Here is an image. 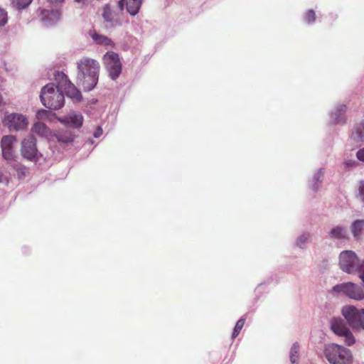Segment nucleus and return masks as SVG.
Returning <instances> with one entry per match:
<instances>
[{"label":"nucleus","instance_id":"f257e3e1","mask_svg":"<svg viewBox=\"0 0 364 364\" xmlns=\"http://www.w3.org/2000/svg\"><path fill=\"white\" fill-rule=\"evenodd\" d=\"M78 78L85 90H92L97 83L100 64L95 59L84 57L77 62Z\"/></svg>","mask_w":364,"mask_h":364},{"label":"nucleus","instance_id":"f03ea898","mask_svg":"<svg viewBox=\"0 0 364 364\" xmlns=\"http://www.w3.org/2000/svg\"><path fill=\"white\" fill-rule=\"evenodd\" d=\"M339 267L350 274H358L364 284V260H360L351 250H344L339 255Z\"/></svg>","mask_w":364,"mask_h":364},{"label":"nucleus","instance_id":"7ed1b4c3","mask_svg":"<svg viewBox=\"0 0 364 364\" xmlns=\"http://www.w3.org/2000/svg\"><path fill=\"white\" fill-rule=\"evenodd\" d=\"M40 97L42 104L50 109H59L64 105V95L53 83L43 87Z\"/></svg>","mask_w":364,"mask_h":364},{"label":"nucleus","instance_id":"20e7f679","mask_svg":"<svg viewBox=\"0 0 364 364\" xmlns=\"http://www.w3.org/2000/svg\"><path fill=\"white\" fill-rule=\"evenodd\" d=\"M324 355L331 364H353L351 351L338 344L330 343L324 348Z\"/></svg>","mask_w":364,"mask_h":364},{"label":"nucleus","instance_id":"39448f33","mask_svg":"<svg viewBox=\"0 0 364 364\" xmlns=\"http://www.w3.org/2000/svg\"><path fill=\"white\" fill-rule=\"evenodd\" d=\"M333 294L342 295L355 301L364 300V285L347 282L333 286L331 290Z\"/></svg>","mask_w":364,"mask_h":364},{"label":"nucleus","instance_id":"423d86ee","mask_svg":"<svg viewBox=\"0 0 364 364\" xmlns=\"http://www.w3.org/2000/svg\"><path fill=\"white\" fill-rule=\"evenodd\" d=\"M341 314L353 329L364 331V309H358L353 305H345Z\"/></svg>","mask_w":364,"mask_h":364},{"label":"nucleus","instance_id":"0eeeda50","mask_svg":"<svg viewBox=\"0 0 364 364\" xmlns=\"http://www.w3.org/2000/svg\"><path fill=\"white\" fill-rule=\"evenodd\" d=\"M330 328L338 336L343 337L347 346H350L355 343V340L352 332L341 317H333L331 319Z\"/></svg>","mask_w":364,"mask_h":364},{"label":"nucleus","instance_id":"6e6552de","mask_svg":"<svg viewBox=\"0 0 364 364\" xmlns=\"http://www.w3.org/2000/svg\"><path fill=\"white\" fill-rule=\"evenodd\" d=\"M102 60L109 76L114 80L117 79L122 69L119 55L113 51H108L103 55Z\"/></svg>","mask_w":364,"mask_h":364},{"label":"nucleus","instance_id":"1a4fd4ad","mask_svg":"<svg viewBox=\"0 0 364 364\" xmlns=\"http://www.w3.org/2000/svg\"><path fill=\"white\" fill-rule=\"evenodd\" d=\"M55 80H58V87L62 92L64 91L68 97L80 101L82 95L80 92L75 86L69 80L67 75L63 73H58L55 75Z\"/></svg>","mask_w":364,"mask_h":364},{"label":"nucleus","instance_id":"9d476101","mask_svg":"<svg viewBox=\"0 0 364 364\" xmlns=\"http://www.w3.org/2000/svg\"><path fill=\"white\" fill-rule=\"evenodd\" d=\"M3 124L10 131H20L26 129L28 127V119L19 113L6 114L3 119Z\"/></svg>","mask_w":364,"mask_h":364},{"label":"nucleus","instance_id":"9b49d317","mask_svg":"<svg viewBox=\"0 0 364 364\" xmlns=\"http://www.w3.org/2000/svg\"><path fill=\"white\" fill-rule=\"evenodd\" d=\"M21 152L22 156L29 161H36L38 159L36 139L33 135L28 136L22 141Z\"/></svg>","mask_w":364,"mask_h":364},{"label":"nucleus","instance_id":"f8f14e48","mask_svg":"<svg viewBox=\"0 0 364 364\" xmlns=\"http://www.w3.org/2000/svg\"><path fill=\"white\" fill-rule=\"evenodd\" d=\"M16 141V137L13 135L3 136L1 139L2 156L7 161H11L15 158L14 144Z\"/></svg>","mask_w":364,"mask_h":364},{"label":"nucleus","instance_id":"ddd939ff","mask_svg":"<svg viewBox=\"0 0 364 364\" xmlns=\"http://www.w3.org/2000/svg\"><path fill=\"white\" fill-rule=\"evenodd\" d=\"M324 176V169L322 168L316 170L309 180V186L313 191H318L321 187Z\"/></svg>","mask_w":364,"mask_h":364},{"label":"nucleus","instance_id":"4468645a","mask_svg":"<svg viewBox=\"0 0 364 364\" xmlns=\"http://www.w3.org/2000/svg\"><path fill=\"white\" fill-rule=\"evenodd\" d=\"M60 121L65 124L73 127L80 128L82 125L83 117L80 113L70 112L68 116L63 117Z\"/></svg>","mask_w":364,"mask_h":364},{"label":"nucleus","instance_id":"2eb2a0df","mask_svg":"<svg viewBox=\"0 0 364 364\" xmlns=\"http://www.w3.org/2000/svg\"><path fill=\"white\" fill-rule=\"evenodd\" d=\"M141 3L142 0H121L119 1V6L123 9L124 4H126L127 12L132 16H135L139 12Z\"/></svg>","mask_w":364,"mask_h":364},{"label":"nucleus","instance_id":"dca6fc26","mask_svg":"<svg viewBox=\"0 0 364 364\" xmlns=\"http://www.w3.org/2000/svg\"><path fill=\"white\" fill-rule=\"evenodd\" d=\"M92 40L98 45L114 48L115 44L113 41L106 36L99 34L96 31L90 32Z\"/></svg>","mask_w":364,"mask_h":364},{"label":"nucleus","instance_id":"f3484780","mask_svg":"<svg viewBox=\"0 0 364 364\" xmlns=\"http://www.w3.org/2000/svg\"><path fill=\"white\" fill-rule=\"evenodd\" d=\"M328 236L336 240L346 239L348 236L347 229L343 225L333 226L328 232Z\"/></svg>","mask_w":364,"mask_h":364},{"label":"nucleus","instance_id":"a211bd4d","mask_svg":"<svg viewBox=\"0 0 364 364\" xmlns=\"http://www.w3.org/2000/svg\"><path fill=\"white\" fill-rule=\"evenodd\" d=\"M346 107L344 105H339L336 110L332 113V122L334 124H341L345 122L344 114Z\"/></svg>","mask_w":364,"mask_h":364},{"label":"nucleus","instance_id":"6ab92c4d","mask_svg":"<svg viewBox=\"0 0 364 364\" xmlns=\"http://www.w3.org/2000/svg\"><path fill=\"white\" fill-rule=\"evenodd\" d=\"M350 230L355 238H359L364 230V220H356L353 221Z\"/></svg>","mask_w":364,"mask_h":364},{"label":"nucleus","instance_id":"aec40b11","mask_svg":"<svg viewBox=\"0 0 364 364\" xmlns=\"http://www.w3.org/2000/svg\"><path fill=\"white\" fill-rule=\"evenodd\" d=\"M104 20L108 23H112L114 21V15L111 7L109 4H106L103 6L102 14Z\"/></svg>","mask_w":364,"mask_h":364},{"label":"nucleus","instance_id":"412c9836","mask_svg":"<svg viewBox=\"0 0 364 364\" xmlns=\"http://www.w3.org/2000/svg\"><path fill=\"white\" fill-rule=\"evenodd\" d=\"M32 132L39 135H45L47 133V127L42 122H36L32 127Z\"/></svg>","mask_w":364,"mask_h":364},{"label":"nucleus","instance_id":"4be33fe9","mask_svg":"<svg viewBox=\"0 0 364 364\" xmlns=\"http://www.w3.org/2000/svg\"><path fill=\"white\" fill-rule=\"evenodd\" d=\"M245 321V318H240L236 323V325H235V328L233 329V332H232V338L233 339L235 338L239 335V333H240L242 328L244 326Z\"/></svg>","mask_w":364,"mask_h":364},{"label":"nucleus","instance_id":"5701e85b","mask_svg":"<svg viewBox=\"0 0 364 364\" xmlns=\"http://www.w3.org/2000/svg\"><path fill=\"white\" fill-rule=\"evenodd\" d=\"M311 240V235L309 233L300 235L297 240V246L302 247Z\"/></svg>","mask_w":364,"mask_h":364},{"label":"nucleus","instance_id":"b1692460","mask_svg":"<svg viewBox=\"0 0 364 364\" xmlns=\"http://www.w3.org/2000/svg\"><path fill=\"white\" fill-rule=\"evenodd\" d=\"M32 0H14L13 4L18 9H22L28 6Z\"/></svg>","mask_w":364,"mask_h":364},{"label":"nucleus","instance_id":"393cba45","mask_svg":"<svg viewBox=\"0 0 364 364\" xmlns=\"http://www.w3.org/2000/svg\"><path fill=\"white\" fill-rule=\"evenodd\" d=\"M8 21V15L7 12L0 8V27H2L6 24Z\"/></svg>","mask_w":364,"mask_h":364},{"label":"nucleus","instance_id":"a878e982","mask_svg":"<svg viewBox=\"0 0 364 364\" xmlns=\"http://www.w3.org/2000/svg\"><path fill=\"white\" fill-rule=\"evenodd\" d=\"M315 17V12L313 10H309L306 13L304 19L307 23H312L314 21Z\"/></svg>","mask_w":364,"mask_h":364},{"label":"nucleus","instance_id":"bb28decb","mask_svg":"<svg viewBox=\"0 0 364 364\" xmlns=\"http://www.w3.org/2000/svg\"><path fill=\"white\" fill-rule=\"evenodd\" d=\"M358 196L360 200L364 203V181H360L359 183Z\"/></svg>","mask_w":364,"mask_h":364},{"label":"nucleus","instance_id":"cd10ccee","mask_svg":"<svg viewBox=\"0 0 364 364\" xmlns=\"http://www.w3.org/2000/svg\"><path fill=\"white\" fill-rule=\"evenodd\" d=\"M355 156H356V158L358 159V160L364 163V147L359 149L356 152Z\"/></svg>","mask_w":364,"mask_h":364},{"label":"nucleus","instance_id":"c85d7f7f","mask_svg":"<svg viewBox=\"0 0 364 364\" xmlns=\"http://www.w3.org/2000/svg\"><path fill=\"white\" fill-rule=\"evenodd\" d=\"M102 129L100 127H97L93 135L95 138H98L102 134Z\"/></svg>","mask_w":364,"mask_h":364},{"label":"nucleus","instance_id":"c756f323","mask_svg":"<svg viewBox=\"0 0 364 364\" xmlns=\"http://www.w3.org/2000/svg\"><path fill=\"white\" fill-rule=\"evenodd\" d=\"M58 139L60 141H62L63 142H70L73 141V137L72 136H66L65 139H63L60 136L58 137Z\"/></svg>","mask_w":364,"mask_h":364},{"label":"nucleus","instance_id":"7c9ffc66","mask_svg":"<svg viewBox=\"0 0 364 364\" xmlns=\"http://www.w3.org/2000/svg\"><path fill=\"white\" fill-rule=\"evenodd\" d=\"M75 2L81 4L82 6H87L90 3V0H75Z\"/></svg>","mask_w":364,"mask_h":364},{"label":"nucleus","instance_id":"2f4dec72","mask_svg":"<svg viewBox=\"0 0 364 364\" xmlns=\"http://www.w3.org/2000/svg\"><path fill=\"white\" fill-rule=\"evenodd\" d=\"M290 360L291 362L294 364L296 362V359L294 358V348H291V353H290Z\"/></svg>","mask_w":364,"mask_h":364},{"label":"nucleus","instance_id":"473e14b6","mask_svg":"<svg viewBox=\"0 0 364 364\" xmlns=\"http://www.w3.org/2000/svg\"><path fill=\"white\" fill-rule=\"evenodd\" d=\"M52 4H59L64 1V0H48Z\"/></svg>","mask_w":364,"mask_h":364},{"label":"nucleus","instance_id":"72a5a7b5","mask_svg":"<svg viewBox=\"0 0 364 364\" xmlns=\"http://www.w3.org/2000/svg\"><path fill=\"white\" fill-rule=\"evenodd\" d=\"M346 166H355V161H350V162H347V161H346Z\"/></svg>","mask_w":364,"mask_h":364},{"label":"nucleus","instance_id":"f704fd0d","mask_svg":"<svg viewBox=\"0 0 364 364\" xmlns=\"http://www.w3.org/2000/svg\"><path fill=\"white\" fill-rule=\"evenodd\" d=\"M41 112H42V113H44V111H43V110H42V111H41V112H38V116H40V114H41Z\"/></svg>","mask_w":364,"mask_h":364}]
</instances>
